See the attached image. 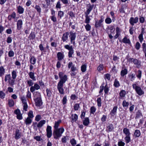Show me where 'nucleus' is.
Returning <instances> with one entry per match:
<instances>
[{
    "label": "nucleus",
    "mask_w": 146,
    "mask_h": 146,
    "mask_svg": "<svg viewBox=\"0 0 146 146\" xmlns=\"http://www.w3.org/2000/svg\"><path fill=\"white\" fill-rule=\"evenodd\" d=\"M113 129V125L111 124H110L107 127V131L108 132L111 131Z\"/></svg>",
    "instance_id": "26"
},
{
    "label": "nucleus",
    "mask_w": 146,
    "mask_h": 146,
    "mask_svg": "<svg viewBox=\"0 0 146 146\" xmlns=\"http://www.w3.org/2000/svg\"><path fill=\"white\" fill-rule=\"evenodd\" d=\"M21 137L20 134L19 133V130H17L15 133V139H19Z\"/></svg>",
    "instance_id": "34"
},
{
    "label": "nucleus",
    "mask_w": 146,
    "mask_h": 146,
    "mask_svg": "<svg viewBox=\"0 0 146 146\" xmlns=\"http://www.w3.org/2000/svg\"><path fill=\"white\" fill-rule=\"evenodd\" d=\"M70 34L69 37L70 39V42L72 44L75 45V42L74 40L76 36V33H73L72 32H70Z\"/></svg>",
    "instance_id": "8"
},
{
    "label": "nucleus",
    "mask_w": 146,
    "mask_h": 146,
    "mask_svg": "<svg viewBox=\"0 0 146 146\" xmlns=\"http://www.w3.org/2000/svg\"><path fill=\"white\" fill-rule=\"evenodd\" d=\"M59 78H60V80L59 82H65L67 80V76L66 75H64L63 76V73L62 72H60L58 73Z\"/></svg>",
    "instance_id": "7"
},
{
    "label": "nucleus",
    "mask_w": 146,
    "mask_h": 146,
    "mask_svg": "<svg viewBox=\"0 0 146 146\" xmlns=\"http://www.w3.org/2000/svg\"><path fill=\"white\" fill-rule=\"evenodd\" d=\"M143 35L140 34L138 36V38L141 43H142V41L143 40Z\"/></svg>",
    "instance_id": "57"
},
{
    "label": "nucleus",
    "mask_w": 146,
    "mask_h": 146,
    "mask_svg": "<svg viewBox=\"0 0 146 146\" xmlns=\"http://www.w3.org/2000/svg\"><path fill=\"white\" fill-rule=\"evenodd\" d=\"M40 88V86L37 84L35 83L33 86H31L30 88L31 92H33L35 90H38Z\"/></svg>",
    "instance_id": "11"
},
{
    "label": "nucleus",
    "mask_w": 146,
    "mask_h": 146,
    "mask_svg": "<svg viewBox=\"0 0 146 146\" xmlns=\"http://www.w3.org/2000/svg\"><path fill=\"white\" fill-rule=\"evenodd\" d=\"M123 133H124L126 136L130 135V133L129 129L126 128H125L123 129Z\"/></svg>",
    "instance_id": "25"
},
{
    "label": "nucleus",
    "mask_w": 146,
    "mask_h": 146,
    "mask_svg": "<svg viewBox=\"0 0 146 146\" xmlns=\"http://www.w3.org/2000/svg\"><path fill=\"white\" fill-rule=\"evenodd\" d=\"M28 117L30 118H32L34 117L33 112L32 111H30L28 114Z\"/></svg>",
    "instance_id": "48"
},
{
    "label": "nucleus",
    "mask_w": 146,
    "mask_h": 146,
    "mask_svg": "<svg viewBox=\"0 0 146 146\" xmlns=\"http://www.w3.org/2000/svg\"><path fill=\"white\" fill-rule=\"evenodd\" d=\"M15 113L17 115V119L21 120L22 119V114L21 113L20 110L18 109H17L15 111Z\"/></svg>",
    "instance_id": "12"
},
{
    "label": "nucleus",
    "mask_w": 146,
    "mask_h": 146,
    "mask_svg": "<svg viewBox=\"0 0 146 146\" xmlns=\"http://www.w3.org/2000/svg\"><path fill=\"white\" fill-rule=\"evenodd\" d=\"M5 81V82L9 83V74H7L6 75Z\"/></svg>",
    "instance_id": "63"
},
{
    "label": "nucleus",
    "mask_w": 146,
    "mask_h": 146,
    "mask_svg": "<svg viewBox=\"0 0 146 146\" xmlns=\"http://www.w3.org/2000/svg\"><path fill=\"white\" fill-rule=\"evenodd\" d=\"M21 100L23 104L27 103V100L25 96H23L21 98Z\"/></svg>",
    "instance_id": "55"
},
{
    "label": "nucleus",
    "mask_w": 146,
    "mask_h": 146,
    "mask_svg": "<svg viewBox=\"0 0 146 146\" xmlns=\"http://www.w3.org/2000/svg\"><path fill=\"white\" fill-rule=\"evenodd\" d=\"M68 35L69 34L68 32H66L63 34L62 39L63 42H65L67 40Z\"/></svg>",
    "instance_id": "23"
},
{
    "label": "nucleus",
    "mask_w": 146,
    "mask_h": 146,
    "mask_svg": "<svg viewBox=\"0 0 146 146\" xmlns=\"http://www.w3.org/2000/svg\"><path fill=\"white\" fill-rule=\"evenodd\" d=\"M36 93L37 94L38 96L37 97L36 96V95L35 96V97H36V99L35 100V105L37 106L40 107L42 105V103L41 98V96L40 93L38 92H36Z\"/></svg>",
    "instance_id": "3"
},
{
    "label": "nucleus",
    "mask_w": 146,
    "mask_h": 146,
    "mask_svg": "<svg viewBox=\"0 0 146 146\" xmlns=\"http://www.w3.org/2000/svg\"><path fill=\"white\" fill-rule=\"evenodd\" d=\"M28 74L29 77L33 81L36 80V77L35 76V74L34 72H29Z\"/></svg>",
    "instance_id": "21"
},
{
    "label": "nucleus",
    "mask_w": 146,
    "mask_h": 146,
    "mask_svg": "<svg viewBox=\"0 0 146 146\" xmlns=\"http://www.w3.org/2000/svg\"><path fill=\"white\" fill-rule=\"evenodd\" d=\"M35 35L34 33L33 32H31L30 34L29 38L30 40H33L35 38Z\"/></svg>",
    "instance_id": "37"
},
{
    "label": "nucleus",
    "mask_w": 146,
    "mask_h": 146,
    "mask_svg": "<svg viewBox=\"0 0 146 146\" xmlns=\"http://www.w3.org/2000/svg\"><path fill=\"white\" fill-rule=\"evenodd\" d=\"M64 131V129L63 127H61L56 129H54L53 135L54 138L56 139H59V138L61 136Z\"/></svg>",
    "instance_id": "1"
},
{
    "label": "nucleus",
    "mask_w": 146,
    "mask_h": 146,
    "mask_svg": "<svg viewBox=\"0 0 146 146\" xmlns=\"http://www.w3.org/2000/svg\"><path fill=\"white\" fill-rule=\"evenodd\" d=\"M5 96V94L2 91H0V98L2 99H3L4 98Z\"/></svg>",
    "instance_id": "62"
},
{
    "label": "nucleus",
    "mask_w": 146,
    "mask_h": 146,
    "mask_svg": "<svg viewBox=\"0 0 146 146\" xmlns=\"http://www.w3.org/2000/svg\"><path fill=\"white\" fill-rule=\"evenodd\" d=\"M138 19L139 18L138 17H136L135 18L131 17L129 19V22L131 25L133 26L134 25V23H136L138 22Z\"/></svg>",
    "instance_id": "9"
},
{
    "label": "nucleus",
    "mask_w": 146,
    "mask_h": 146,
    "mask_svg": "<svg viewBox=\"0 0 146 146\" xmlns=\"http://www.w3.org/2000/svg\"><path fill=\"white\" fill-rule=\"evenodd\" d=\"M32 121V120L31 118L29 117H27L25 121V123L27 125H29L31 124Z\"/></svg>",
    "instance_id": "36"
},
{
    "label": "nucleus",
    "mask_w": 146,
    "mask_h": 146,
    "mask_svg": "<svg viewBox=\"0 0 146 146\" xmlns=\"http://www.w3.org/2000/svg\"><path fill=\"white\" fill-rule=\"evenodd\" d=\"M141 47L140 44L139 42H137L135 44V48L137 50L139 49Z\"/></svg>",
    "instance_id": "60"
},
{
    "label": "nucleus",
    "mask_w": 146,
    "mask_h": 146,
    "mask_svg": "<svg viewBox=\"0 0 146 146\" xmlns=\"http://www.w3.org/2000/svg\"><path fill=\"white\" fill-rule=\"evenodd\" d=\"M78 116L76 114H72L70 117L71 119V122L72 123L75 122L78 119Z\"/></svg>",
    "instance_id": "13"
},
{
    "label": "nucleus",
    "mask_w": 146,
    "mask_h": 146,
    "mask_svg": "<svg viewBox=\"0 0 146 146\" xmlns=\"http://www.w3.org/2000/svg\"><path fill=\"white\" fill-rule=\"evenodd\" d=\"M34 8L37 10V12L39 13H40L41 9L39 5H36L35 7H34Z\"/></svg>",
    "instance_id": "46"
},
{
    "label": "nucleus",
    "mask_w": 146,
    "mask_h": 146,
    "mask_svg": "<svg viewBox=\"0 0 146 146\" xmlns=\"http://www.w3.org/2000/svg\"><path fill=\"white\" fill-rule=\"evenodd\" d=\"M80 108L79 104H75L74 106V109L75 110H77Z\"/></svg>",
    "instance_id": "61"
},
{
    "label": "nucleus",
    "mask_w": 146,
    "mask_h": 146,
    "mask_svg": "<svg viewBox=\"0 0 146 146\" xmlns=\"http://www.w3.org/2000/svg\"><path fill=\"white\" fill-rule=\"evenodd\" d=\"M64 47L66 49L69 50L68 53V57L70 58L72 57V55L74 54V50L72 46H70L67 44L64 46Z\"/></svg>",
    "instance_id": "6"
},
{
    "label": "nucleus",
    "mask_w": 146,
    "mask_h": 146,
    "mask_svg": "<svg viewBox=\"0 0 146 146\" xmlns=\"http://www.w3.org/2000/svg\"><path fill=\"white\" fill-rule=\"evenodd\" d=\"M30 62L33 64H35L36 62V59L34 56H32L30 58Z\"/></svg>",
    "instance_id": "35"
},
{
    "label": "nucleus",
    "mask_w": 146,
    "mask_h": 146,
    "mask_svg": "<svg viewBox=\"0 0 146 146\" xmlns=\"http://www.w3.org/2000/svg\"><path fill=\"white\" fill-rule=\"evenodd\" d=\"M122 42L125 44H130L131 42L129 38H128L126 36H125L122 39Z\"/></svg>",
    "instance_id": "22"
},
{
    "label": "nucleus",
    "mask_w": 146,
    "mask_h": 146,
    "mask_svg": "<svg viewBox=\"0 0 146 146\" xmlns=\"http://www.w3.org/2000/svg\"><path fill=\"white\" fill-rule=\"evenodd\" d=\"M12 76L13 79H15L17 77V72L15 70H13L12 72Z\"/></svg>",
    "instance_id": "43"
},
{
    "label": "nucleus",
    "mask_w": 146,
    "mask_h": 146,
    "mask_svg": "<svg viewBox=\"0 0 146 146\" xmlns=\"http://www.w3.org/2000/svg\"><path fill=\"white\" fill-rule=\"evenodd\" d=\"M64 55L61 52H58L57 54L58 59L59 61L62 60L64 57Z\"/></svg>",
    "instance_id": "15"
},
{
    "label": "nucleus",
    "mask_w": 146,
    "mask_h": 146,
    "mask_svg": "<svg viewBox=\"0 0 146 146\" xmlns=\"http://www.w3.org/2000/svg\"><path fill=\"white\" fill-rule=\"evenodd\" d=\"M94 7L93 5H91L90 4H89L88 5L86 11L85 12V15H89L90 13V12L92 9Z\"/></svg>",
    "instance_id": "10"
},
{
    "label": "nucleus",
    "mask_w": 146,
    "mask_h": 146,
    "mask_svg": "<svg viewBox=\"0 0 146 146\" xmlns=\"http://www.w3.org/2000/svg\"><path fill=\"white\" fill-rule=\"evenodd\" d=\"M27 84L29 85V86H32L33 84L34 83L31 80H29L27 81Z\"/></svg>",
    "instance_id": "53"
},
{
    "label": "nucleus",
    "mask_w": 146,
    "mask_h": 146,
    "mask_svg": "<svg viewBox=\"0 0 146 146\" xmlns=\"http://www.w3.org/2000/svg\"><path fill=\"white\" fill-rule=\"evenodd\" d=\"M117 109V106H115L113 108V110H111L110 113L112 116H114L116 112Z\"/></svg>",
    "instance_id": "30"
},
{
    "label": "nucleus",
    "mask_w": 146,
    "mask_h": 146,
    "mask_svg": "<svg viewBox=\"0 0 146 146\" xmlns=\"http://www.w3.org/2000/svg\"><path fill=\"white\" fill-rule=\"evenodd\" d=\"M46 123V121L44 120H41L37 125L38 127H41Z\"/></svg>",
    "instance_id": "27"
},
{
    "label": "nucleus",
    "mask_w": 146,
    "mask_h": 146,
    "mask_svg": "<svg viewBox=\"0 0 146 146\" xmlns=\"http://www.w3.org/2000/svg\"><path fill=\"white\" fill-rule=\"evenodd\" d=\"M85 29L87 31H90L91 29V26L89 24H87L85 26Z\"/></svg>",
    "instance_id": "52"
},
{
    "label": "nucleus",
    "mask_w": 146,
    "mask_h": 146,
    "mask_svg": "<svg viewBox=\"0 0 146 146\" xmlns=\"http://www.w3.org/2000/svg\"><path fill=\"white\" fill-rule=\"evenodd\" d=\"M5 70L3 66L0 67V76H3L5 74Z\"/></svg>",
    "instance_id": "32"
},
{
    "label": "nucleus",
    "mask_w": 146,
    "mask_h": 146,
    "mask_svg": "<svg viewBox=\"0 0 146 146\" xmlns=\"http://www.w3.org/2000/svg\"><path fill=\"white\" fill-rule=\"evenodd\" d=\"M126 94V92L124 90H121L119 93V95L121 97H124Z\"/></svg>",
    "instance_id": "40"
},
{
    "label": "nucleus",
    "mask_w": 146,
    "mask_h": 146,
    "mask_svg": "<svg viewBox=\"0 0 146 146\" xmlns=\"http://www.w3.org/2000/svg\"><path fill=\"white\" fill-rule=\"evenodd\" d=\"M101 98L100 97L98 98L97 99V104L99 107H100L101 106Z\"/></svg>",
    "instance_id": "51"
},
{
    "label": "nucleus",
    "mask_w": 146,
    "mask_h": 146,
    "mask_svg": "<svg viewBox=\"0 0 146 146\" xmlns=\"http://www.w3.org/2000/svg\"><path fill=\"white\" fill-rule=\"evenodd\" d=\"M17 11L19 14H21L23 13L24 9L21 6H19L17 8Z\"/></svg>",
    "instance_id": "28"
},
{
    "label": "nucleus",
    "mask_w": 146,
    "mask_h": 146,
    "mask_svg": "<svg viewBox=\"0 0 146 146\" xmlns=\"http://www.w3.org/2000/svg\"><path fill=\"white\" fill-rule=\"evenodd\" d=\"M126 9H127L128 10V8L126 5H124L122 6L121 8L120 9L119 11L120 13H125L124 10Z\"/></svg>",
    "instance_id": "20"
},
{
    "label": "nucleus",
    "mask_w": 146,
    "mask_h": 146,
    "mask_svg": "<svg viewBox=\"0 0 146 146\" xmlns=\"http://www.w3.org/2000/svg\"><path fill=\"white\" fill-rule=\"evenodd\" d=\"M68 139V137L64 136L62 138L61 141L63 143H65L67 142V140Z\"/></svg>",
    "instance_id": "45"
},
{
    "label": "nucleus",
    "mask_w": 146,
    "mask_h": 146,
    "mask_svg": "<svg viewBox=\"0 0 146 146\" xmlns=\"http://www.w3.org/2000/svg\"><path fill=\"white\" fill-rule=\"evenodd\" d=\"M67 97L66 96H65L63 98L62 100V102L63 104H65L67 102Z\"/></svg>",
    "instance_id": "58"
},
{
    "label": "nucleus",
    "mask_w": 146,
    "mask_h": 146,
    "mask_svg": "<svg viewBox=\"0 0 146 146\" xmlns=\"http://www.w3.org/2000/svg\"><path fill=\"white\" fill-rule=\"evenodd\" d=\"M104 89L105 93V94H107L108 93L109 90L107 84H106L105 85Z\"/></svg>",
    "instance_id": "59"
},
{
    "label": "nucleus",
    "mask_w": 146,
    "mask_h": 146,
    "mask_svg": "<svg viewBox=\"0 0 146 146\" xmlns=\"http://www.w3.org/2000/svg\"><path fill=\"white\" fill-rule=\"evenodd\" d=\"M90 123L89 119L88 117H86L83 121V124L85 126H87Z\"/></svg>",
    "instance_id": "29"
},
{
    "label": "nucleus",
    "mask_w": 146,
    "mask_h": 146,
    "mask_svg": "<svg viewBox=\"0 0 146 146\" xmlns=\"http://www.w3.org/2000/svg\"><path fill=\"white\" fill-rule=\"evenodd\" d=\"M141 134V133L139 130L136 129L134 131L133 136L135 137H139Z\"/></svg>",
    "instance_id": "19"
},
{
    "label": "nucleus",
    "mask_w": 146,
    "mask_h": 146,
    "mask_svg": "<svg viewBox=\"0 0 146 146\" xmlns=\"http://www.w3.org/2000/svg\"><path fill=\"white\" fill-rule=\"evenodd\" d=\"M103 21V20L101 19L98 21H96L95 23V26L96 28H98L100 27L102 25V23Z\"/></svg>",
    "instance_id": "17"
},
{
    "label": "nucleus",
    "mask_w": 146,
    "mask_h": 146,
    "mask_svg": "<svg viewBox=\"0 0 146 146\" xmlns=\"http://www.w3.org/2000/svg\"><path fill=\"white\" fill-rule=\"evenodd\" d=\"M62 121L60 119L59 120L57 121H55L54 123V129H58V127L59 126L60 124L61 123Z\"/></svg>",
    "instance_id": "18"
},
{
    "label": "nucleus",
    "mask_w": 146,
    "mask_h": 146,
    "mask_svg": "<svg viewBox=\"0 0 146 146\" xmlns=\"http://www.w3.org/2000/svg\"><path fill=\"white\" fill-rule=\"evenodd\" d=\"M128 61L129 62L131 63L133 62L137 68H138L141 67V62L136 59L130 58L129 59Z\"/></svg>",
    "instance_id": "5"
},
{
    "label": "nucleus",
    "mask_w": 146,
    "mask_h": 146,
    "mask_svg": "<svg viewBox=\"0 0 146 146\" xmlns=\"http://www.w3.org/2000/svg\"><path fill=\"white\" fill-rule=\"evenodd\" d=\"M124 139L126 143H128L131 141V138L130 135L126 136V137H125Z\"/></svg>",
    "instance_id": "39"
},
{
    "label": "nucleus",
    "mask_w": 146,
    "mask_h": 146,
    "mask_svg": "<svg viewBox=\"0 0 146 146\" xmlns=\"http://www.w3.org/2000/svg\"><path fill=\"white\" fill-rule=\"evenodd\" d=\"M105 21L106 23L108 24H110L112 22L111 19L109 17H108L106 19Z\"/></svg>",
    "instance_id": "50"
},
{
    "label": "nucleus",
    "mask_w": 146,
    "mask_h": 146,
    "mask_svg": "<svg viewBox=\"0 0 146 146\" xmlns=\"http://www.w3.org/2000/svg\"><path fill=\"white\" fill-rule=\"evenodd\" d=\"M17 28L18 30H20L21 27L23 25V21L22 20L20 19L19 20L17 23Z\"/></svg>",
    "instance_id": "16"
},
{
    "label": "nucleus",
    "mask_w": 146,
    "mask_h": 146,
    "mask_svg": "<svg viewBox=\"0 0 146 146\" xmlns=\"http://www.w3.org/2000/svg\"><path fill=\"white\" fill-rule=\"evenodd\" d=\"M109 29L110 30L111 33L110 34H109L108 36L111 39L113 37V36L112 35L111 33L115 31V29H114L113 30V27H111Z\"/></svg>",
    "instance_id": "24"
},
{
    "label": "nucleus",
    "mask_w": 146,
    "mask_h": 146,
    "mask_svg": "<svg viewBox=\"0 0 146 146\" xmlns=\"http://www.w3.org/2000/svg\"><path fill=\"white\" fill-rule=\"evenodd\" d=\"M118 146H124L125 143L123 141H121L118 142Z\"/></svg>",
    "instance_id": "64"
},
{
    "label": "nucleus",
    "mask_w": 146,
    "mask_h": 146,
    "mask_svg": "<svg viewBox=\"0 0 146 146\" xmlns=\"http://www.w3.org/2000/svg\"><path fill=\"white\" fill-rule=\"evenodd\" d=\"M129 78L132 81H133L135 78V75L133 74H131L129 75Z\"/></svg>",
    "instance_id": "41"
},
{
    "label": "nucleus",
    "mask_w": 146,
    "mask_h": 146,
    "mask_svg": "<svg viewBox=\"0 0 146 146\" xmlns=\"http://www.w3.org/2000/svg\"><path fill=\"white\" fill-rule=\"evenodd\" d=\"M86 70V66L85 64L83 65L81 67V70L82 72H85Z\"/></svg>",
    "instance_id": "47"
},
{
    "label": "nucleus",
    "mask_w": 146,
    "mask_h": 146,
    "mask_svg": "<svg viewBox=\"0 0 146 146\" xmlns=\"http://www.w3.org/2000/svg\"><path fill=\"white\" fill-rule=\"evenodd\" d=\"M70 142L72 146H75L76 144V141L74 138H72L70 140Z\"/></svg>",
    "instance_id": "38"
},
{
    "label": "nucleus",
    "mask_w": 146,
    "mask_h": 146,
    "mask_svg": "<svg viewBox=\"0 0 146 146\" xmlns=\"http://www.w3.org/2000/svg\"><path fill=\"white\" fill-rule=\"evenodd\" d=\"M127 73V69L124 68V69H123L121 71V76L123 77L125 75H126Z\"/></svg>",
    "instance_id": "31"
},
{
    "label": "nucleus",
    "mask_w": 146,
    "mask_h": 146,
    "mask_svg": "<svg viewBox=\"0 0 146 146\" xmlns=\"http://www.w3.org/2000/svg\"><path fill=\"white\" fill-rule=\"evenodd\" d=\"M64 13L63 12L60 11L58 12V15L59 17L61 19L64 16Z\"/></svg>",
    "instance_id": "49"
},
{
    "label": "nucleus",
    "mask_w": 146,
    "mask_h": 146,
    "mask_svg": "<svg viewBox=\"0 0 146 146\" xmlns=\"http://www.w3.org/2000/svg\"><path fill=\"white\" fill-rule=\"evenodd\" d=\"M143 50L145 53L146 52V44L145 43H143L142 44Z\"/></svg>",
    "instance_id": "54"
},
{
    "label": "nucleus",
    "mask_w": 146,
    "mask_h": 146,
    "mask_svg": "<svg viewBox=\"0 0 146 146\" xmlns=\"http://www.w3.org/2000/svg\"><path fill=\"white\" fill-rule=\"evenodd\" d=\"M122 104L123 107H127L129 105V103L124 100Z\"/></svg>",
    "instance_id": "42"
},
{
    "label": "nucleus",
    "mask_w": 146,
    "mask_h": 146,
    "mask_svg": "<svg viewBox=\"0 0 146 146\" xmlns=\"http://www.w3.org/2000/svg\"><path fill=\"white\" fill-rule=\"evenodd\" d=\"M114 86L115 87H118L120 86V84L119 82L116 79H115V80Z\"/></svg>",
    "instance_id": "44"
},
{
    "label": "nucleus",
    "mask_w": 146,
    "mask_h": 146,
    "mask_svg": "<svg viewBox=\"0 0 146 146\" xmlns=\"http://www.w3.org/2000/svg\"><path fill=\"white\" fill-rule=\"evenodd\" d=\"M65 83L59 82L58 84L57 89L61 94L64 95V90L63 88V86L64 84Z\"/></svg>",
    "instance_id": "4"
},
{
    "label": "nucleus",
    "mask_w": 146,
    "mask_h": 146,
    "mask_svg": "<svg viewBox=\"0 0 146 146\" xmlns=\"http://www.w3.org/2000/svg\"><path fill=\"white\" fill-rule=\"evenodd\" d=\"M96 108L94 106L90 108V113L94 114L95 112Z\"/></svg>",
    "instance_id": "56"
},
{
    "label": "nucleus",
    "mask_w": 146,
    "mask_h": 146,
    "mask_svg": "<svg viewBox=\"0 0 146 146\" xmlns=\"http://www.w3.org/2000/svg\"><path fill=\"white\" fill-rule=\"evenodd\" d=\"M133 88L135 90L136 93L139 96H141L144 93V91L137 84H134L132 85Z\"/></svg>",
    "instance_id": "2"
},
{
    "label": "nucleus",
    "mask_w": 146,
    "mask_h": 146,
    "mask_svg": "<svg viewBox=\"0 0 146 146\" xmlns=\"http://www.w3.org/2000/svg\"><path fill=\"white\" fill-rule=\"evenodd\" d=\"M86 19L85 20V22L87 24H89L90 22L91 19L90 18L88 15H85Z\"/></svg>",
    "instance_id": "33"
},
{
    "label": "nucleus",
    "mask_w": 146,
    "mask_h": 146,
    "mask_svg": "<svg viewBox=\"0 0 146 146\" xmlns=\"http://www.w3.org/2000/svg\"><path fill=\"white\" fill-rule=\"evenodd\" d=\"M116 34L114 37V39H115L117 38L121 35V29L118 27L116 28Z\"/></svg>",
    "instance_id": "14"
}]
</instances>
